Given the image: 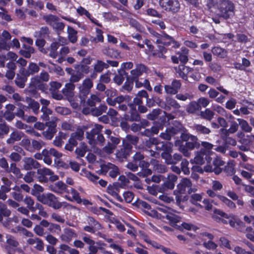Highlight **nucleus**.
Instances as JSON below:
<instances>
[{"instance_id": "0e129e2a", "label": "nucleus", "mask_w": 254, "mask_h": 254, "mask_svg": "<svg viewBox=\"0 0 254 254\" xmlns=\"http://www.w3.org/2000/svg\"><path fill=\"white\" fill-rule=\"evenodd\" d=\"M82 172L84 173V176L92 182H96L99 178L98 176L87 170L86 169H82Z\"/></svg>"}, {"instance_id": "e2e57ef3", "label": "nucleus", "mask_w": 254, "mask_h": 254, "mask_svg": "<svg viewBox=\"0 0 254 254\" xmlns=\"http://www.w3.org/2000/svg\"><path fill=\"white\" fill-rule=\"evenodd\" d=\"M48 231L52 234H59L61 232V228L60 225L51 223L48 227Z\"/></svg>"}, {"instance_id": "7c9ffc66", "label": "nucleus", "mask_w": 254, "mask_h": 254, "mask_svg": "<svg viewBox=\"0 0 254 254\" xmlns=\"http://www.w3.org/2000/svg\"><path fill=\"white\" fill-rule=\"evenodd\" d=\"M28 77L25 73L22 72V70L20 68L19 73L17 74L14 81L15 84L20 88H24L25 85V82L27 81Z\"/></svg>"}, {"instance_id": "393cba45", "label": "nucleus", "mask_w": 254, "mask_h": 254, "mask_svg": "<svg viewBox=\"0 0 254 254\" xmlns=\"http://www.w3.org/2000/svg\"><path fill=\"white\" fill-rule=\"evenodd\" d=\"M23 169L28 171L33 169H37L40 168V165L38 161L31 157H25L23 160Z\"/></svg>"}, {"instance_id": "3c124183", "label": "nucleus", "mask_w": 254, "mask_h": 254, "mask_svg": "<svg viewBox=\"0 0 254 254\" xmlns=\"http://www.w3.org/2000/svg\"><path fill=\"white\" fill-rule=\"evenodd\" d=\"M194 128L197 134H208L211 132L210 129L201 124H195Z\"/></svg>"}, {"instance_id": "c9c22d12", "label": "nucleus", "mask_w": 254, "mask_h": 254, "mask_svg": "<svg viewBox=\"0 0 254 254\" xmlns=\"http://www.w3.org/2000/svg\"><path fill=\"white\" fill-rule=\"evenodd\" d=\"M150 165L153 166V170L158 173H164L167 171L166 166L160 163L159 161L155 159H151L150 161Z\"/></svg>"}, {"instance_id": "9b49d317", "label": "nucleus", "mask_w": 254, "mask_h": 254, "mask_svg": "<svg viewBox=\"0 0 254 254\" xmlns=\"http://www.w3.org/2000/svg\"><path fill=\"white\" fill-rule=\"evenodd\" d=\"M159 3L162 9L172 13H176L180 9L178 0H159Z\"/></svg>"}, {"instance_id": "cd10ccee", "label": "nucleus", "mask_w": 254, "mask_h": 254, "mask_svg": "<svg viewBox=\"0 0 254 254\" xmlns=\"http://www.w3.org/2000/svg\"><path fill=\"white\" fill-rule=\"evenodd\" d=\"M76 237L77 234L75 230L68 228L64 230V233L61 235L60 238L62 241L69 243L73 238Z\"/></svg>"}, {"instance_id": "473e14b6", "label": "nucleus", "mask_w": 254, "mask_h": 254, "mask_svg": "<svg viewBox=\"0 0 254 254\" xmlns=\"http://www.w3.org/2000/svg\"><path fill=\"white\" fill-rule=\"evenodd\" d=\"M90 91L83 89L82 88H80L79 93L78 95L76 97V98H78L79 99V104L76 103V105L74 106V107L76 108L78 105L80 106L85 107L86 106V99L87 98L88 95H89Z\"/></svg>"}, {"instance_id": "c756f323", "label": "nucleus", "mask_w": 254, "mask_h": 254, "mask_svg": "<svg viewBox=\"0 0 254 254\" xmlns=\"http://www.w3.org/2000/svg\"><path fill=\"white\" fill-rule=\"evenodd\" d=\"M20 68L22 70V72L25 73L28 77L37 73L40 70L39 65L33 62L29 63L27 68L25 67H21Z\"/></svg>"}, {"instance_id": "c85d7f7f", "label": "nucleus", "mask_w": 254, "mask_h": 254, "mask_svg": "<svg viewBox=\"0 0 254 254\" xmlns=\"http://www.w3.org/2000/svg\"><path fill=\"white\" fill-rule=\"evenodd\" d=\"M146 70L147 67L145 65L141 64H137L135 68L130 71L131 75H129V76L134 80H135V79L139 78V77L143 73L145 72Z\"/></svg>"}, {"instance_id": "69168bd1", "label": "nucleus", "mask_w": 254, "mask_h": 254, "mask_svg": "<svg viewBox=\"0 0 254 254\" xmlns=\"http://www.w3.org/2000/svg\"><path fill=\"white\" fill-rule=\"evenodd\" d=\"M120 174L119 169L116 165L110 164V170L109 171V175L112 178H115Z\"/></svg>"}, {"instance_id": "39448f33", "label": "nucleus", "mask_w": 254, "mask_h": 254, "mask_svg": "<svg viewBox=\"0 0 254 254\" xmlns=\"http://www.w3.org/2000/svg\"><path fill=\"white\" fill-rule=\"evenodd\" d=\"M37 198L38 200L42 203L47 204L55 209H59L63 206L66 207L68 204L66 202H59L58 198L52 193L39 194L37 196Z\"/></svg>"}, {"instance_id": "de8ad7c7", "label": "nucleus", "mask_w": 254, "mask_h": 254, "mask_svg": "<svg viewBox=\"0 0 254 254\" xmlns=\"http://www.w3.org/2000/svg\"><path fill=\"white\" fill-rule=\"evenodd\" d=\"M175 134V129L172 127L171 128H167L165 132H162L160 134V136L166 140H171L172 136Z\"/></svg>"}, {"instance_id": "58836bf2", "label": "nucleus", "mask_w": 254, "mask_h": 254, "mask_svg": "<svg viewBox=\"0 0 254 254\" xmlns=\"http://www.w3.org/2000/svg\"><path fill=\"white\" fill-rule=\"evenodd\" d=\"M192 70V68L189 66L184 64H180L178 66L177 72L182 78L185 80H188V74Z\"/></svg>"}, {"instance_id": "7ed1b4c3", "label": "nucleus", "mask_w": 254, "mask_h": 254, "mask_svg": "<svg viewBox=\"0 0 254 254\" xmlns=\"http://www.w3.org/2000/svg\"><path fill=\"white\" fill-rule=\"evenodd\" d=\"M180 138L181 139L175 141V145L178 146L180 151L186 157L190 156V151L194 148H198L200 146L196 136L190 133H182Z\"/></svg>"}, {"instance_id": "4c0bfd02", "label": "nucleus", "mask_w": 254, "mask_h": 254, "mask_svg": "<svg viewBox=\"0 0 254 254\" xmlns=\"http://www.w3.org/2000/svg\"><path fill=\"white\" fill-rule=\"evenodd\" d=\"M162 99L160 98L155 95H152L151 98L149 97V96L146 99V105L149 107L151 108L156 105L161 108Z\"/></svg>"}, {"instance_id": "412c9836", "label": "nucleus", "mask_w": 254, "mask_h": 254, "mask_svg": "<svg viewBox=\"0 0 254 254\" xmlns=\"http://www.w3.org/2000/svg\"><path fill=\"white\" fill-rule=\"evenodd\" d=\"M49 188L52 191L56 193L63 194L66 192L68 194H69L68 187L62 181H58L50 185Z\"/></svg>"}, {"instance_id": "20e7f679", "label": "nucleus", "mask_w": 254, "mask_h": 254, "mask_svg": "<svg viewBox=\"0 0 254 254\" xmlns=\"http://www.w3.org/2000/svg\"><path fill=\"white\" fill-rule=\"evenodd\" d=\"M133 160L141 168L140 171L137 175L141 178H145L152 174V171L149 169L150 162L145 160V156L140 152H136L133 156Z\"/></svg>"}, {"instance_id": "052dcab7", "label": "nucleus", "mask_w": 254, "mask_h": 254, "mask_svg": "<svg viewBox=\"0 0 254 254\" xmlns=\"http://www.w3.org/2000/svg\"><path fill=\"white\" fill-rule=\"evenodd\" d=\"M133 205L141 209L144 208L147 210H150L151 209V206L149 203L138 198L133 203Z\"/></svg>"}, {"instance_id": "a878e982", "label": "nucleus", "mask_w": 254, "mask_h": 254, "mask_svg": "<svg viewBox=\"0 0 254 254\" xmlns=\"http://www.w3.org/2000/svg\"><path fill=\"white\" fill-rule=\"evenodd\" d=\"M76 12L80 16L85 15L88 19H90L92 23L95 24L98 27L100 28H102L103 27L102 24L101 23L99 22V21L98 20L93 17L91 15L90 13L88 10H87L84 7L81 6H79L76 9Z\"/></svg>"}, {"instance_id": "e433bc0d", "label": "nucleus", "mask_w": 254, "mask_h": 254, "mask_svg": "<svg viewBox=\"0 0 254 254\" xmlns=\"http://www.w3.org/2000/svg\"><path fill=\"white\" fill-rule=\"evenodd\" d=\"M35 52V50L33 47L25 44L22 45V49L20 50L19 54L25 58H30L31 54Z\"/></svg>"}, {"instance_id": "4be33fe9", "label": "nucleus", "mask_w": 254, "mask_h": 254, "mask_svg": "<svg viewBox=\"0 0 254 254\" xmlns=\"http://www.w3.org/2000/svg\"><path fill=\"white\" fill-rule=\"evenodd\" d=\"M62 83L57 81H51L49 89L53 98L60 100L63 99V95L59 92V89L62 87Z\"/></svg>"}, {"instance_id": "f257e3e1", "label": "nucleus", "mask_w": 254, "mask_h": 254, "mask_svg": "<svg viewBox=\"0 0 254 254\" xmlns=\"http://www.w3.org/2000/svg\"><path fill=\"white\" fill-rule=\"evenodd\" d=\"M207 6L209 9L218 11L219 16L225 19L234 14L235 5L230 0H208Z\"/></svg>"}, {"instance_id": "f8f14e48", "label": "nucleus", "mask_w": 254, "mask_h": 254, "mask_svg": "<svg viewBox=\"0 0 254 254\" xmlns=\"http://www.w3.org/2000/svg\"><path fill=\"white\" fill-rule=\"evenodd\" d=\"M225 165V162L218 156H216L212 161V165L210 163L207 164L204 167V170L206 172H214L216 175L220 174L223 170L221 168Z\"/></svg>"}, {"instance_id": "6e6d98bb", "label": "nucleus", "mask_w": 254, "mask_h": 254, "mask_svg": "<svg viewBox=\"0 0 254 254\" xmlns=\"http://www.w3.org/2000/svg\"><path fill=\"white\" fill-rule=\"evenodd\" d=\"M9 172H12L17 179L23 178V174L21 173L20 169L17 167L15 163L10 164Z\"/></svg>"}, {"instance_id": "c03bdc74", "label": "nucleus", "mask_w": 254, "mask_h": 254, "mask_svg": "<svg viewBox=\"0 0 254 254\" xmlns=\"http://www.w3.org/2000/svg\"><path fill=\"white\" fill-rule=\"evenodd\" d=\"M201 109L200 105L195 101H191L187 107L186 111L190 114H194L197 111Z\"/></svg>"}, {"instance_id": "5fc2aeb1", "label": "nucleus", "mask_w": 254, "mask_h": 254, "mask_svg": "<svg viewBox=\"0 0 254 254\" xmlns=\"http://www.w3.org/2000/svg\"><path fill=\"white\" fill-rule=\"evenodd\" d=\"M103 53L109 57L116 58L120 55V53L116 50L109 47L105 48L103 50Z\"/></svg>"}, {"instance_id": "b1692460", "label": "nucleus", "mask_w": 254, "mask_h": 254, "mask_svg": "<svg viewBox=\"0 0 254 254\" xmlns=\"http://www.w3.org/2000/svg\"><path fill=\"white\" fill-rule=\"evenodd\" d=\"M119 183L116 182L113 185H109L107 188V192L115 197L117 200L120 202L123 201V198L119 194L120 192Z\"/></svg>"}, {"instance_id": "37998d69", "label": "nucleus", "mask_w": 254, "mask_h": 254, "mask_svg": "<svg viewBox=\"0 0 254 254\" xmlns=\"http://www.w3.org/2000/svg\"><path fill=\"white\" fill-rule=\"evenodd\" d=\"M211 52L214 56L220 58L224 59L227 56V51L220 47L216 46L213 47L211 50Z\"/></svg>"}, {"instance_id": "2eb2a0df", "label": "nucleus", "mask_w": 254, "mask_h": 254, "mask_svg": "<svg viewBox=\"0 0 254 254\" xmlns=\"http://www.w3.org/2000/svg\"><path fill=\"white\" fill-rule=\"evenodd\" d=\"M171 165H172L171 170L177 174H180L182 171L186 175H189L190 173V169L188 167L189 162L186 159L182 158L177 163L172 164Z\"/></svg>"}, {"instance_id": "603ef678", "label": "nucleus", "mask_w": 254, "mask_h": 254, "mask_svg": "<svg viewBox=\"0 0 254 254\" xmlns=\"http://www.w3.org/2000/svg\"><path fill=\"white\" fill-rule=\"evenodd\" d=\"M109 67L108 64H106L101 60H97L94 66V70L95 72L100 73L104 69L108 68Z\"/></svg>"}, {"instance_id": "338daca9", "label": "nucleus", "mask_w": 254, "mask_h": 254, "mask_svg": "<svg viewBox=\"0 0 254 254\" xmlns=\"http://www.w3.org/2000/svg\"><path fill=\"white\" fill-rule=\"evenodd\" d=\"M223 170L227 175L232 176L235 173L234 165L232 162H228L227 164L224 166Z\"/></svg>"}, {"instance_id": "4d7b16f0", "label": "nucleus", "mask_w": 254, "mask_h": 254, "mask_svg": "<svg viewBox=\"0 0 254 254\" xmlns=\"http://www.w3.org/2000/svg\"><path fill=\"white\" fill-rule=\"evenodd\" d=\"M134 80L129 75L126 77V81L122 86L123 90L130 91L133 88Z\"/></svg>"}, {"instance_id": "4468645a", "label": "nucleus", "mask_w": 254, "mask_h": 254, "mask_svg": "<svg viewBox=\"0 0 254 254\" xmlns=\"http://www.w3.org/2000/svg\"><path fill=\"white\" fill-rule=\"evenodd\" d=\"M143 42L146 45L148 48V50L151 53L153 56L162 58H165L164 55L167 52V49L165 47L158 44L157 49H155L154 46L152 44L149 40L145 39Z\"/></svg>"}, {"instance_id": "ddd939ff", "label": "nucleus", "mask_w": 254, "mask_h": 254, "mask_svg": "<svg viewBox=\"0 0 254 254\" xmlns=\"http://www.w3.org/2000/svg\"><path fill=\"white\" fill-rule=\"evenodd\" d=\"M132 146L123 140L122 147L118 150L116 152V157L120 161H126L132 152Z\"/></svg>"}, {"instance_id": "a19ab883", "label": "nucleus", "mask_w": 254, "mask_h": 254, "mask_svg": "<svg viewBox=\"0 0 254 254\" xmlns=\"http://www.w3.org/2000/svg\"><path fill=\"white\" fill-rule=\"evenodd\" d=\"M69 190V193H71L72 195V198L69 196L67 195H65V198L69 200V201H73V200H75L77 203L80 204L81 203V197L80 196L79 193L74 189L68 187Z\"/></svg>"}, {"instance_id": "79ce46f5", "label": "nucleus", "mask_w": 254, "mask_h": 254, "mask_svg": "<svg viewBox=\"0 0 254 254\" xmlns=\"http://www.w3.org/2000/svg\"><path fill=\"white\" fill-rule=\"evenodd\" d=\"M128 75V73L124 69H120L118 70V74L114 76V80L116 84L120 85Z\"/></svg>"}, {"instance_id": "ea45409f", "label": "nucleus", "mask_w": 254, "mask_h": 254, "mask_svg": "<svg viewBox=\"0 0 254 254\" xmlns=\"http://www.w3.org/2000/svg\"><path fill=\"white\" fill-rule=\"evenodd\" d=\"M171 60L174 64H178L179 61L181 64L185 65L188 61V56L181 54L180 52L177 53L176 55L172 56Z\"/></svg>"}, {"instance_id": "423d86ee", "label": "nucleus", "mask_w": 254, "mask_h": 254, "mask_svg": "<svg viewBox=\"0 0 254 254\" xmlns=\"http://www.w3.org/2000/svg\"><path fill=\"white\" fill-rule=\"evenodd\" d=\"M178 177L172 174L168 175L167 180L161 185H153L149 190L151 193L154 194L157 192L164 193L169 190H173L175 187V183L177 182Z\"/></svg>"}, {"instance_id": "0eeeda50", "label": "nucleus", "mask_w": 254, "mask_h": 254, "mask_svg": "<svg viewBox=\"0 0 254 254\" xmlns=\"http://www.w3.org/2000/svg\"><path fill=\"white\" fill-rule=\"evenodd\" d=\"M102 128V127L98 125L95 128H92L90 132H86V137L88 139V143L90 145L99 144L102 146L103 145L105 138L101 132Z\"/></svg>"}, {"instance_id": "864d4df0", "label": "nucleus", "mask_w": 254, "mask_h": 254, "mask_svg": "<svg viewBox=\"0 0 254 254\" xmlns=\"http://www.w3.org/2000/svg\"><path fill=\"white\" fill-rule=\"evenodd\" d=\"M44 19L46 23L52 27H54L57 21H60V18L58 16L53 14L44 16Z\"/></svg>"}, {"instance_id": "a18cd8bd", "label": "nucleus", "mask_w": 254, "mask_h": 254, "mask_svg": "<svg viewBox=\"0 0 254 254\" xmlns=\"http://www.w3.org/2000/svg\"><path fill=\"white\" fill-rule=\"evenodd\" d=\"M107 110V106L105 104H101L98 107L93 108L90 111L92 115L94 116H99L103 113L106 112Z\"/></svg>"}, {"instance_id": "aec40b11", "label": "nucleus", "mask_w": 254, "mask_h": 254, "mask_svg": "<svg viewBox=\"0 0 254 254\" xmlns=\"http://www.w3.org/2000/svg\"><path fill=\"white\" fill-rule=\"evenodd\" d=\"M182 86L180 80L174 79L171 84L164 86L165 92L167 95H176L178 93Z\"/></svg>"}, {"instance_id": "2f4dec72", "label": "nucleus", "mask_w": 254, "mask_h": 254, "mask_svg": "<svg viewBox=\"0 0 254 254\" xmlns=\"http://www.w3.org/2000/svg\"><path fill=\"white\" fill-rule=\"evenodd\" d=\"M232 120H229L230 123V127L229 129L221 128L220 130L222 134L229 135L230 133H234L238 130L239 124L237 123L234 120V117L232 116Z\"/></svg>"}, {"instance_id": "680f3d73", "label": "nucleus", "mask_w": 254, "mask_h": 254, "mask_svg": "<svg viewBox=\"0 0 254 254\" xmlns=\"http://www.w3.org/2000/svg\"><path fill=\"white\" fill-rule=\"evenodd\" d=\"M217 197L230 208L234 209L236 208L235 203L227 197L221 195H218Z\"/></svg>"}, {"instance_id": "1a4fd4ad", "label": "nucleus", "mask_w": 254, "mask_h": 254, "mask_svg": "<svg viewBox=\"0 0 254 254\" xmlns=\"http://www.w3.org/2000/svg\"><path fill=\"white\" fill-rule=\"evenodd\" d=\"M156 34L159 37V39H157L156 41L157 44L161 45L166 49L169 46L175 49L180 47V44L175 41L173 37L169 36L165 32H163L162 34L158 33H156Z\"/></svg>"}, {"instance_id": "13d9d810", "label": "nucleus", "mask_w": 254, "mask_h": 254, "mask_svg": "<svg viewBox=\"0 0 254 254\" xmlns=\"http://www.w3.org/2000/svg\"><path fill=\"white\" fill-rule=\"evenodd\" d=\"M101 101V100L98 96L92 94L90 98L88 99L87 101H86V106L88 105L90 107H94L97 103H99Z\"/></svg>"}, {"instance_id": "9d476101", "label": "nucleus", "mask_w": 254, "mask_h": 254, "mask_svg": "<svg viewBox=\"0 0 254 254\" xmlns=\"http://www.w3.org/2000/svg\"><path fill=\"white\" fill-rule=\"evenodd\" d=\"M38 179L41 183L53 182L59 179V176L55 175L50 169L44 168L37 170Z\"/></svg>"}, {"instance_id": "49530a36", "label": "nucleus", "mask_w": 254, "mask_h": 254, "mask_svg": "<svg viewBox=\"0 0 254 254\" xmlns=\"http://www.w3.org/2000/svg\"><path fill=\"white\" fill-rule=\"evenodd\" d=\"M239 126L241 130L245 132H250L252 130V127L249 125L248 122L243 119H238Z\"/></svg>"}, {"instance_id": "09e8293b", "label": "nucleus", "mask_w": 254, "mask_h": 254, "mask_svg": "<svg viewBox=\"0 0 254 254\" xmlns=\"http://www.w3.org/2000/svg\"><path fill=\"white\" fill-rule=\"evenodd\" d=\"M68 38L70 42L75 43L77 40V32L73 27L68 26L67 27Z\"/></svg>"}, {"instance_id": "6ab92c4d", "label": "nucleus", "mask_w": 254, "mask_h": 254, "mask_svg": "<svg viewBox=\"0 0 254 254\" xmlns=\"http://www.w3.org/2000/svg\"><path fill=\"white\" fill-rule=\"evenodd\" d=\"M57 119L55 120L53 119L51 121L45 123V125L48 127V128L45 131L43 132V135L47 139H51L57 132Z\"/></svg>"}, {"instance_id": "f3484780", "label": "nucleus", "mask_w": 254, "mask_h": 254, "mask_svg": "<svg viewBox=\"0 0 254 254\" xmlns=\"http://www.w3.org/2000/svg\"><path fill=\"white\" fill-rule=\"evenodd\" d=\"M161 108L166 110L170 111L171 108L175 109H179L181 108L179 103L173 97L167 96L165 97V101L162 100Z\"/></svg>"}, {"instance_id": "f704fd0d", "label": "nucleus", "mask_w": 254, "mask_h": 254, "mask_svg": "<svg viewBox=\"0 0 254 254\" xmlns=\"http://www.w3.org/2000/svg\"><path fill=\"white\" fill-rule=\"evenodd\" d=\"M24 133L22 131L14 130L10 133L9 137L7 139L6 143L8 144H13L15 142L20 141Z\"/></svg>"}, {"instance_id": "72a5a7b5", "label": "nucleus", "mask_w": 254, "mask_h": 254, "mask_svg": "<svg viewBox=\"0 0 254 254\" xmlns=\"http://www.w3.org/2000/svg\"><path fill=\"white\" fill-rule=\"evenodd\" d=\"M129 114H125V119L129 122L140 121V116L137 112L136 108H130Z\"/></svg>"}, {"instance_id": "8fccbe9b", "label": "nucleus", "mask_w": 254, "mask_h": 254, "mask_svg": "<svg viewBox=\"0 0 254 254\" xmlns=\"http://www.w3.org/2000/svg\"><path fill=\"white\" fill-rule=\"evenodd\" d=\"M215 113L209 109H206L204 111L200 113V117L207 121H210L214 117Z\"/></svg>"}, {"instance_id": "774afa93", "label": "nucleus", "mask_w": 254, "mask_h": 254, "mask_svg": "<svg viewBox=\"0 0 254 254\" xmlns=\"http://www.w3.org/2000/svg\"><path fill=\"white\" fill-rule=\"evenodd\" d=\"M84 131L81 128H77L76 130L71 133L70 135L77 140L81 141L84 138Z\"/></svg>"}, {"instance_id": "bf43d9fd", "label": "nucleus", "mask_w": 254, "mask_h": 254, "mask_svg": "<svg viewBox=\"0 0 254 254\" xmlns=\"http://www.w3.org/2000/svg\"><path fill=\"white\" fill-rule=\"evenodd\" d=\"M41 111L43 113L41 116V119L43 121H45L46 122L50 121L49 116L52 114V110L48 108H45V107H42Z\"/></svg>"}, {"instance_id": "bb28decb", "label": "nucleus", "mask_w": 254, "mask_h": 254, "mask_svg": "<svg viewBox=\"0 0 254 254\" xmlns=\"http://www.w3.org/2000/svg\"><path fill=\"white\" fill-rule=\"evenodd\" d=\"M75 85L72 83H67L65 85L64 88L62 89V93L67 100L71 102L74 99L73 90Z\"/></svg>"}, {"instance_id": "f03ea898", "label": "nucleus", "mask_w": 254, "mask_h": 254, "mask_svg": "<svg viewBox=\"0 0 254 254\" xmlns=\"http://www.w3.org/2000/svg\"><path fill=\"white\" fill-rule=\"evenodd\" d=\"M151 142L156 145V149L158 151H162L161 157L165 161L167 164L177 163L181 160L182 155L180 154L175 153L172 156L173 144L169 141H162L158 142V140L155 138H150Z\"/></svg>"}, {"instance_id": "a211bd4d", "label": "nucleus", "mask_w": 254, "mask_h": 254, "mask_svg": "<svg viewBox=\"0 0 254 254\" xmlns=\"http://www.w3.org/2000/svg\"><path fill=\"white\" fill-rule=\"evenodd\" d=\"M212 160V158L208 153L204 150H200L197 152L194 158V162L196 164L202 165L205 163L207 164H210Z\"/></svg>"}, {"instance_id": "6e6552de", "label": "nucleus", "mask_w": 254, "mask_h": 254, "mask_svg": "<svg viewBox=\"0 0 254 254\" xmlns=\"http://www.w3.org/2000/svg\"><path fill=\"white\" fill-rule=\"evenodd\" d=\"M131 99L132 98L129 95H121L116 97L114 99H108V104L112 106H115L118 104V108L119 110L127 111L128 109V107L130 108Z\"/></svg>"}, {"instance_id": "5701e85b", "label": "nucleus", "mask_w": 254, "mask_h": 254, "mask_svg": "<svg viewBox=\"0 0 254 254\" xmlns=\"http://www.w3.org/2000/svg\"><path fill=\"white\" fill-rule=\"evenodd\" d=\"M167 209L166 207L159 208V210L164 213L165 216L163 217L169 221L172 226L175 227L177 226V223L181 221V217L173 213H168Z\"/></svg>"}, {"instance_id": "dca6fc26", "label": "nucleus", "mask_w": 254, "mask_h": 254, "mask_svg": "<svg viewBox=\"0 0 254 254\" xmlns=\"http://www.w3.org/2000/svg\"><path fill=\"white\" fill-rule=\"evenodd\" d=\"M86 222L88 225L83 227L84 231L86 232L94 234L96 231L102 229L103 228L100 223L92 216L87 217Z\"/></svg>"}]
</instances>
